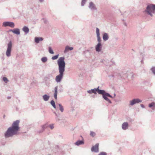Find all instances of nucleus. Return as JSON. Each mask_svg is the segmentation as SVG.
<instances>
[{"instance_id": "nucleus-1", "label": "nucleus", "mask_w": 155, "mask_h": 155, "mask_svg": "<svg viewBox=\"0 0 155 155\" xmlns=\"http://www.w3.org/2000/svg\"><path fill=\"white\" fill-rule=\"evenodd\" d=\"M19 120H16L14 122L12 126L9 127L5 133L4 136L5 138L12 137L14 135L17 134L19 129Z\"/></svg>"}, {"instance_id": "nucleus-9", "label": "nucleus", "mask_w": 155, "mask_h": 155, "mask_svg": "<svg viewBox=\"0 0 155 155\" xmlns=\"http://www.w3.org/2000/svg\"><path fill=\"white\" fill-rule=\"evenodd\" d=\"M99 143H96L94 146H93L91 148L92 152L97 153L99 152Z\"/></svg>"}, {"instance_id": "nucleus-46", "label": "nucleus", "mask_w": 155, "mask_h": 155, "mask_svg": "<svg viewBox=\"0 0 155 155\" xmlns=\"http://www.w3.org/2000/svg\"><path fill=\"white\" fill-rule=\"evenodd\" d=\"M103 61H104L103 60H102L101 61V62H103Z\"/></svg>"}, {"instance_id": "nucleus-15", "label": "nucleus", "mask_w": 155, "mask_h": 155, "mask_svg": "<svg viewBox=\"0 0 155 155\" xmlns=\"http://www.w3.org/2000/svg\"><path fill=\"white\" fill-rule=\"evenodd\" d=\"M109 38V36L108 35L107 33H104L103 35V38L104 41H106L108 40Z\"/></svg>"}, {"instance_id": "nucleus-18", "label": "nucleus", "mask_w": 155, "mask_h": 155, "mask_svg": "<svg viewBox=\"0 0 155 155\" xmlns=\"http://www.w3.org/2000/svg\"><path fill=\"white\" fill-rule=\"evenodd\" d=\"M84 142L82 140H77L75 143V144L77 146H79L81 145L84 144Z\"/></svg>"}, {"instance_id": "nucleus-43", "label": "nucleus", "mask_w": 155, "mask_h": 155, "mask_svg": "<svg viewBox=\"0 0 155 155\" xmlns=\"http://www.w3.org/2000/svg\"><path fill=\"white\" fill-rule=\"evenodd\" d=\"M11 98V97H8V99H10Z\"/></svg>"}, {"instance_id": "nucleus-4", "label": "nucleus", "mask_w": 155, "mask_h": 155, "mask_svg": "<svg viewBox=\"0 0 155 155\" xmlns=\"http://www.w3.org/2000/svg\"><path fill=\"white\" fill-rule=\"evenodd\" d=\"M12 48V43L10 41L7 44V49L6 51V55L7 57H9L11 56Z\"/></svg>"}, {"instance_id": "nucleus-13", "label": "nucleus", "mask_w": 155, "mask_h": 155, "mask_svg": "<svg viewBox=\"0 0 155 155\" xmlns=\"http://www.w3.org/2000/svg\"><path fill=\"white\" fill-rule=\"evenodd\" d=\"M102 48V45L101 43H98L95 46L96 51L97 52H100Z\"/></svg>"}, {"instance_id": "nucleus-8", "label": "nucleus", "mask_w": 155, "mask_h": 155, "mask_svg": "<svg viewBox=\"0 0 155 155\" xmlns=\"http://www.w3.org/2000/svg\"><path fill=\"white\" fill-rule=\"evenodd\" d=\"M142 101L138 98L134 99L130 101L129 105L133 106L136 104L141 103Z\"/></svg>"}, {"instance_id": "nucleus-48", "label": "nucleus", "mask_w": 155, "mask_h": 155, "mask_svg": "<svg viewBox=\"0 0 155 155\" xmlns=\"http://www.w3.org/2000/svg\"><path fill=\"white\" fill-rule=\"evenodd\" d=\"M0 155H1L0 154Z\"/></svg>"}, {"instance_id": "nucleus-11", "label": "nucleus", "mask_w": 155, "mask_h": 155, "mask_svg": "<svg viewBox=\"0 0 155 155\" xmlns=\"http://www.w3.org/2000/svg\"><path fill=\"white\" fill-rule=\"evenodd\" d=\"M54 78L51 74H49L47 75L45 78V80L47 81H51L53 80Z\"/></svg>"}, {"instance_id": "nucleus-20", "label": "nucleus", "mask_w": 155, "mask_h": 155, "mask_svg": "<svg viewBox=\"0 0 155 155\" xmlns=\"http://www.w3.org/2000/svg\"><path fill=\"white\" fill-rule=\"evenodd\" d=\"M13 33L17 35H19L20 34L19 29L18 28L14 29L13 31Z\"/></svg>"}, {"instance_id": "nucleus-22", "label": "nucleus", "mask_w": 155, "mask_h": 155, "mask_svg": "<svg viewBox=\"0 0 155 155\" xmlns=\"http://www.w3.org/2000/svg\"><path fill=\"white\" fill-rule=\"evenodd\" d=\"M149 107L152 108L153 110H154L155 109V103L154 102H152L149 105Z\"/></svg>"}, {"instance_id": "nucleus-44", "label": "nucleus", "mask_w": 155, "mask_h": 155, "mask_svg": "<svg viewBox=\"0 0 155 155\" xmlns=\"http://www.w3.org/2000/svg\"><path fill=\"white\" fill-rule=\"evenodd\" d=\"M141 63L142 64H143V60H142L141 61Z\"/></svg>"}, {"instance_id": "nucleus-12", "label": "nucleus", "mask_w": 155, "mask_h": 155, "mask_svg": "<svg viewBox=\"0 0 155 155\" xmlns=\"http://www.w3.org/2000/svg\"><path fill=\"white\" fill-rule=\"evenodd\" d=\"M96 33L97 34V41L98 42V43H101V38L100 36V34L99 31V29L98 28H96Z\"/></svg>"}, {"instance_id": "nucleus-2", "label": "nucleus", "mask_w": 155, "mask_h": 155, "mask_svg": "<svg viewBox=\"0 0 155 155\" xmlns=\"http://www.w3.org/2000/svg\"><path fill=\"white\" fill-rule=\"evenodd\" d=\"M64 57H60L57 61L58 66V70L59 74L56 76L55 81L57 83L60 82L63 78L64 73L65 71V63L64 61Z\"/></svg>"}, {"instance_id": "nucleus-26", "label": "nucleus", "mask_w": 155, "mask_h": 155, "mask_svg": "<svg viewBox=\"0 0 155 155\" xmlns=\"http://www.w3.org/2000/svg\"><path fill=\"white\" fill-rule=\"evenodd\" d=\"M50 103H51V104L53 107L54 108H56V107L54 101L53 100H52L51 101Z\"/></svg>"}, {"instance_id": "nucleus-10", "label": "nucleus", "mask_w": 155, "mask_h": 155, "mask_svg": "<svg viewBox=\"0 0 155 155\" xmlns=\"http://www.w3.org/2000/svg\"><path fill=\"white\" fill-rule=\"evenodd\" d=\"M88 7L92 11H94L97 10V8L95 7V4L92 2H91L89 3Z\"/></svg>"}, {"instance_id": "nucleus-34", "label": "nucleus", "mask_w": 155, "mask_h": 155, "mask_svg": "<svg viewBox=\"0 0 155 155\" xmlns=\"http://www.w3.org/2000/svg\"><path fill=\"white\" fill-rule=\"evenodd\" d=\"M90 135L92 137H94L95 135V132H93V131H91L90 134Z\"/></svg>"}, {"instance_id": "nucleus-6", "label": "nucleus", "mask_w": 155, "mask_h": 155, "mask_svg": "<svg viewBox=\"0 0 155 155\" xmlns=\"http://www.w3.org/2000/svg\"><path fill=\"white\" fill-rule=\"evenodd\" d=\"M3 26L5 27L9 26L12 28H14L15 25L14 23L11 21H5L3 23Z\"/></svg>"}, {"instance_id": "nucleus-42", "label": "nucleus", "mask_w": 155, "mask_h": 155, "mask_svg": "<svg viewBox=\"0 0 155 155\" xmlns=\"http://www.w3.org/2000/svg\"><path fill=\"white\" fill-rule=\"evenodd\" d=\"M13 30L10 29V30H9V31H12L13 33Z\"/></svg>"}, {"instance_id": "nucleus-47", "label": "nucleus", "mask_w": 155, "mask_h": 155, "mask_svg": "<svg viewBox=\"0 0 155 155\" xmlns=\"http://www.w3.org/2000/svg\"><path fill=\"white\" fill-rule=\"evenodd\" d=\"M5 117V115H4V116H3V118H4Z\"/></svg>"}, {"instance_id": "nucleus-14", "label": "nucleus", "mask_w": 155, "mask_h": 155, "mask_svg": "<svg viewBox=\"0 0 155 155\" xmlns=\"http://www.w3.org/2000/svg\"><path fill=\"white\" fill-rule=\"evenodd\" d=\"M129 126L127 122H125L123 123L122 125V129L123 130H126L128 129Z\"/></svg>"}, {"instance_id": "nucleus-19", "label": "nucleus", "mask_w": 155, "mask_h": 155, "mask_svg": "<svg viewBox=\"0 0 155 155\" xmlns=\"http://www.w3.org/2000/svg\"><path fill=\"white\" fill-rule=\"evenodd\" d=\"M43 38L42 37H35V41L38 43L40 41L43 40Z\"/></svg>"}, {"instance_id": "nucleus-41", "label": "nucleus", "mask_w": 155, "mask_h": 155, "mask_svg": "<svg viewBox=\"0 0 155 155\" xmlns=\"http://www.w3.org/2000/svg\"><path fill=\"white\" fill-rule=\"evenodd\" d=\"M39 1L40 2H44V0H39Z\"/></svg>"}, {"instance_id": "nucleus-29", "label": "nucleus", "mask_w": 155, "mask_h": 155, "mask_svg": "<svg viewBox=\"0 0 155 155\" xmlns=\"http://www.w3.org/2000/svg\"><path fill=\"white\" fill-rule=\"evenodd\" d=\"M59 55V54H58L54 56H53L51 58V59L53 60H56L58 58Z\"/></svg>"}, {"instance_id": "nucleus-40", "label": "nucleus", "mask_w": 155, "mask_h": 155, "mask_svg": "<svg viewBox=\"0 0 155 155\" xmlns=\"http://www.w3.org/2000/svg\"><path fill=\"white\" fill-rule=\"evenodd\" d=\"M140 106L142 108H144L145 107L144 106L143 104H141Z\"/></svg>"}, {"instance_id": "nucleus-37", "label": "nucleus", "mask_w": 155, "mask_h": 155, "mask_svg": "<svg viewBox=\"0 0 155 155\" xmlns=\"http://www.w3.org/2000/svg\"><path fill=\"white\" fill-rule=\"evenodd\" d=\"M49 127L51 129H53L54 127V125L53 124L50 125H49Z\"/></svg>"}, {"instance_id": "nucleus-36", "label": "nucleus", "mask_w": 155, "mask_h": 155, "mask_svg": "<svg viewBox=\"0 0 155 155\" xmlns=\"http://www.w3.org/2000/svg\"><path fill=\"white\" fill-rule=\"evenodd\" d=\"M105 94H107V95L108 97H110L112 98H114V97H112L111 95H110L109 93H107L106 92H105Z\"/></svg>"}, {"instance_id": "nucleus-39", "label": "nucleus", "mask_w": 155, "mask_h": 155, "mask_svg": "<svg viewBox=\"0 0 155 155\" xmlns=\"http://www.w3.org/2000/svg\"><path fill=\"white\" fill-rule=\"evenodd\" d=\"M54 113L55 114V116H57V115H59V114H59V113H58V114H57V113L56 112H54Z\"/></svg>"}, {"instance_id": "nucleus-7", "label": "nucleus", "mask_w": 155, "mask_h": 155, "mask_svg": "<svg viewBox=\"0 0 155 155\" xmlns=\"http://www.w3.org/2000/svg\"><path fill=\"white\" fill-rule=\"evenodd\" d=\"M101 94L102 95L103 98L109 104H112L111 101L108 98V96L105 94V91L103 90Z\"/></svg>"}, {"instance_id": "nucleus-23", "label": "nucleus", "mask_w": 155, "mask_h": 155, "mask_svg": "<svg viewBox=\"0 0 155 155\" xmlns=\"http://www.w3.org/2000/svg\"><path fill=\"white\" fill-rule=\"evenodd\" d=\"M47 127V125L46 124H45L42 126V129L38 131V133H41L43 132L45 129V128Z\"/></svg>"}, {"instance_id": "nucleus-24", "label": "nucleus", "mask_w": 155, "mask_h": 155, "mask_svg": "<svg viewBox=\"0 0 155 155\" xmlns=\"http://www.w3.org/2000/svg\"><path fill=\"white\" fill-rule=\"evenodd\" d=\"M59 107V110L61 112H63L64 110V109L63 106L60 104H57Z\"/></svg>"}, {"instance_id": "nucleus-28", "label": "nucleus", "mask_w": 155, "mask_h": 155, "mask_svg": "<svg viewBox=\"0 0 155 155\" xmlns=\"http://www.w3.org/2000/svg\"><path fill=\"white\" fill-rule=\"evenodd\" d=\"M48 51L51 54H53L54 53V51L52 49L51 47H49L48 48Z\"/></svg>"}, {"instance_id": "nucleus-27", "label": "nucleus", "mask_w": 155, "mask_h": 155, "mask_svg": "<svg viewBox=\"0 0 155 155\" xmlns=\"http://www.w3.org/2000/svg\"><path fill=\"white\" fill-rule=\"evenodd\" d=\"M150 70L152 72L153 74L155 76V67H152L150 69Z\"/></svg>"}, {"instance_id": "nucleus-3", "label": "nucleus", "mask_w": 155, "mask_h": 155, "mask_svg": "<svg viewBox=\"0 0 155 155\" xmlns=\"http://www.w3.org/2000/svg\"><path fill=\"white\" fill-rule=\"evenodd\" d=\"M145 12L150 16L152 17L153 14L155 13V5L152 4L148 5Z\"/></svg>"}, {"instance_id": "nucleus-30", "label": "nucleus", "mask_w": 155, "mask_h": 155, "mask_svg": "<svg viewBox=\"0 0 155 155\" xmlns=\"http://www.w3.org/2000/svg\"><path fill=\"white\" fill-rule=\"evenodd\" d=\"M60 114H59V115L56 116L55 119L56 121H58L60 120Z\"/></svg>"}, {"instance_id": "nucleus-45", "label": "nucleus", "mask_w": 155, "mask_h": 155, "mask_svg": "<svg viewBox=\"0 0 155 155\" xmlns=\"http://www.w3.org/2000/svg\"><path fill=\"white\" fill-rule=\"evenodd\" d=\"M114 97H115V96H116V94H114Z\"/></svg>"}, {"instance_id": "nucleus-35", "label": "nucleus", "mask_w": 155, "mask_h": 155, "mask_svg": "<svg viewBox=\"0 0 155 155\" xmlns=\"http://www.w3.org/2000/svg\"><path fill=\"white\" fill-rule=\"evenodd\" d=\"M98 155H107V153L105 152H100Z\"/></svg>"}, {"instance_id": "nucleus-25", "label": "nucleus", "mask_w": 155, "mask_h": 155, "mask_svg": "<svg viewBox=\"0 0 155 155\" xmlns=\"http://www.w3.org/2000/svg\"><path fill=\"white\" fill-rule=\"evenodd\" d=\"M41 60L43 63H45L47 61L48 59L46 57H44L41 58Z\"/></svg>"}, {"instance_id": "nucleus-16", "label": "nucleus", "mask_w": 155, "mask_h": 155, "mask_svg": "<svg viewBox=\"0 0 155 155\" xmlns=\"http://www.w3.org/2000/svg\"><path fill=\"white\" fill-rule=\"evenodd\" d=\"M73 49V48L72 47H70L68 46H66L65 50L64 51V53H67L69 50L71 51Z\"/></svg>"}, {"instance_id": "nucleus-38", "label": "nucleus", "mask_w": 155, "mask_h": 155, "mask_svg": "<svg viewBox=\"0 0 155 155\" xmlns=\"http://www.w3.org/2000/svg\"><path fill=\"white\" fill-rule=\"evenodd\" d=\"M57 94H54V97L55 99H57Z\"/></svg>"}, {"instance_id": "nucleus-33", "label": "nucleus", "mask_w": 155, "mask_h": 155, "mask_svg": "<svg viewBox=\"0 0 155 155\" xmlns=\"http://www.w3.org/2000/svg\"><path fill=\"white\" fill-rule=\"evenodd\" d=\"M58 86H56L54 88V94H58Z\"/></svg>"}, {"instance_id": "nucleus-32", "label": "nucleus", "mask_w": 155, "mask_h": 155, "mask_svg": "<svg viewBox=\"0 0 155 155\" xmlns=\"http://www.w3.org/2000/svg\"><path fill=\"white\" fill-rule=\"evenodd\" d=\"M3 80L5 83H7L8 81L7 78L5 77H3L2 78Z\"/></svg>"}, {"instance_id": "nucleus-5", "label": "nucleus", "mask_w": 155, "mask_h": 155, "mask_svg": "<svg viewBox=\"0 0 155 155\" xmlns=\"http://www.w3.org/2000/svg\"><path fill=\"white\" fill-rule=\"evenodd\" d=\"M99 87H98L97 88H95L94 89H92L87 91V92L90 94L94 93L95 94H97V92L99 94H101L103 90H100L99 89Z\"/></svg>"}, {"instance_id": "nucleus-31", "label": "nucleus", "mask_w": 155, "mask_h": 155, "mask_svg": "<svg viewBox=\"0 0 155 155\" xmlns=\"http://www.w3.org/2000/svg\"><path fill=\"white\" fill-rule=\"evenodd\" d=\"M87 0H82L81 2V5L82 6H84Z\"/></svg>"}, {"instance_id": "nucleus-17", "label": "nucleus", "mask_w": 155, "mask_h": 155, "mask_svg": "<svg viewBox=\"0 0 155 155\" xmlns=\"http://www.w3.org/2000/svg\"><path fill=\"white\" fill-rule=\"evenodd\" d=\"M22 31H24L25 34H27L29 32V30L28 27L24 26L22 28Z\"/></svg>"}, {"instance_id": "nucleus-21", "label": "nucleus", "mask_w": 155, "mask_h": 155, "mask_svg": "<svg viewBox=\"0 0 155 155\" xmlns=\"http://www.w3.org/2000/svg\"><path fill=\"white\" fill-rule=\"evenodd\" d=\"M43 98L45 101H47L49 99L50 96L47 94H45L43 96Z\"/></svg>"}]
</instances>
